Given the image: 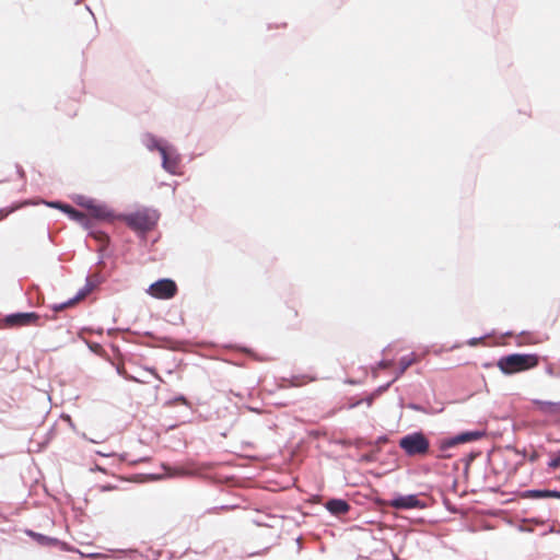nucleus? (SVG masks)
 <instances>
[{"label": "nucleus", "instance_id": "nucleus-16", "mask_svg": "<svg viewBox=\"0 0 560 560\" xmlns=\"http://www.w3.org/2000/svg\"><path fill=\"white\" fill-rule=\"evenodd\" d=\"M548 467L553 470L560 468V450L550 454V460L548 462Z\"/></svg>", "mask_w": 560, "mask_h": 560}, {"label": "nucleus", "instance_id": "nucleus-21", "mask_svg": "<svg viewBox=\"0 0 560 560\" xmlns=\"http://www.w3.org/2000/svg\"><path fill=\"white\" fill-rule=\"evenodd\" d=\"M103 238H104V240L106 238V235H105V234H101L100 240H103Z\"/></svg>", "mask_w": 560, "mask_h": 560}, {"label": "nucleus", "instance_id": "nucleus-17", "mask_svg": "<svg viewBox=\"0 0 560 560\" xmlns=\"http://www.w3.org/2000/svg\"><path fill=\"white\" fill-rule=\"evenodd\" d=\"M18 208H19V206L0 209V221L4 220L9 214L14 212Z\"/></svg>", "mask_w": 560, "mask_h": 560}, {"label": "nucleus", "instance_id": "nucleus-19", "mask_svg": "<svg viewBox=\"0 0 560 560\" xmlns=\"http://www.w3.org/2000/svg\"><path fill=\"white\" fill-rule=\"evenodd\" d=\"M390 365H392V362H390V361H382V362H380V364H378V366H380L381 369H387V368H389Z\"/></svg>", "mask_w": 560, "mask_h": 560}, {"label": "nucleus", "instance_id": "nucleus-9", "mask_svg": "<svg viewBox=\"0 0 560 560\" xmlns=\"http://www.w3.org/2000/svg\"><path fill=\"white\" fill-rule=\"evenodd\" d=\"M89 211V215L98 220H108L112 218V212L105 205L97 203L93 200H88L82 203Z\"/></svg>", "mask_w": 560, "mask_h": 560}, {"label": "nucleus", "instance_id": "nucleus-3", "mask_svg": "<svg viewBox=\"0 0 560 560\" xmlns=\"http://www.w3.org/2000/svg\"><path fill=\"white\" fill-rule=\"evenodd\" d=\"M122 220L133 231L144 233L156 225L159 214L151 209H140L124 215Z\"/></svg>", "mask_w": 560, "mask_h": 560}, {"label": "nucleus", "instance_id": "nucleus-7", "mask_svg": "<svg viewBox=\"0 0 560 560\" xmlns=\"http://www.w3.org/2000/svg\"><path fill=\"white\" fill-rule=\"evenodd\" d=\"M94 288H95V283L91 279H88L84 287L81 290H79V292L77 293V295L73 299L68 300L65 303L54 305L52 310L55 312H61V311L66 310L67 307L74 306L78 302L84 300L94 290Z\"/></svg>", "mask_w": 560, "mask_h": 560}, {"label": "nucleus", "instance_id": "nucleus-12", "mask_svg": "<svg viewBox=\"0 0 560 560\" xmlns=\"http://www.w3.org/2000/svg\"><path fill=\"white\" fill-rule=\"evenodd\" d=\"M534 404L536 408L548 415H558L560 413V401L553 402V401H544V400H534Z\"/></svg>", "mask_w": 560, "mask_h": 560}, {"label": "nucleus", "instance_id": "nucleus-4", "mask_svg": "<svg viewBox=\"0 0 560 560\" xmlns=\"http://www.w3.org/2000/svg\"><path fill=\"white\" fill-rule=\"evenodd\" d=\"M148 293L160 300H168L177 293V285L171 279H161L149 287Z\"/></svg>", "mask_w": 560, "mask_h": 560}, {"label": "nucleus", "instance_id": "nucleus-5", "mask_svg": "<svg viewBox=\"0 0 560 560\" xmlns=\"http://www.w3.org/2000/svg\"><path fill=\"white\" fill-rule=\"evenodd\" d=\"M38 320L39 315L34 312L11 314L4 318L5 325L10 327L35 326Z\"/></svg>", "mask_w": 560, "mask_h": 560}, {"label": "nucleus", "instance_id": "nucleus-8", "mask_svg": "<svg viewBox=\"0 0 560 560\" xmlns=\"http://www.w3.org/2000/svg\"><path fill=\"white\" fill-rule=\"evenodd\" d=\"M388 505L397 510H409L422 508L420 500L415 494L399 495L388 502Z\"/></svg>", "mask_w": 560, "mask_h": 560}, {"label": "nucleus", "instance_id": "nucleus-2", "mask_svg": "<svg viewBox=\"0 0 560 560\" xmlns=\"http://www.w3.org/2000/svg\"><path fill=\"white\" fill-rule=\"evenodd\" d=\"M398 445L409 457H424L430 452V441L422 432H413L402 436Z\"/></svg>", "mask_w": 560, "mask_h": 560}, {"label": "nucleus", "instance_id": "nucleus-18", "mask_svg": "<svg viewBox=\"0 0 560 560\" xmlns=\"http://www.w3.org/2000/svg\"><path fill=\"white\" fill-rule=\"evenodd\" d=\"M159 145H162L156 139L152 138L150 139V143L148 144L149 149H158L159 150Z\"/></svg>", "mask_w": 560, "mask_h": 560}, {"label": "nucleus", "instance_id": "nucleus-13", "mask_svg": "<svg viewBox=\"0 0 560 560\" xmlns=\"http://www.w3.org/2000/svg\"><path fill=\"white\" fill-rule=\"evenodd\" d=\"M52 207L61 209L63 212L70 215L71 219L84 223L86 221V215L74 208H72L69 205H61V203H51Z\"/></svg>", "mask_w": 560, "mask_h": 560}, {"label": "nucleus", "instance_id": "nucleus-6", "mask_svg": "<svg viewBox=\"0 0 560 560\" xmlns=\"http://www.w3.org/2000/svg\"><path fill=\"white\" fill-rule=\"evenodd\" d=\"M159 152L162 155L163 167L171 174H176L179 166V156L176 152L165 145H159Z\"/></svg>", "mask_w": 560, "mask_h": 560}, {"label": "nucleus", "instance_id": "nucleus-20", "mask_svg": "<svg viewBox=\"0 0 560 560\" xmlns=\"http://www.w3.org/2000/svg\"><path fill=\"white\" fill-rule=\"evenodd\" d=\"M113 489H115V487H113V486H102L101 487L102 491H109V490H113Z\"/></svg>", "mask_w": 560, "mask_h": 560}, {"label": "nucleus", "instance_id": "nucleus-1", "mask_svg": "<svg viewBox=\"0 0 560 560\" xmlns=\"http://www.w3.org/2000/svg\"><path fill=\"white\" fill-rule=\"evenodd\" d=\"M539 360L536 354L514 353L502 357L498 366L504 374H514L535 368Z\"/></svg>", "mask_w": 560, "mask_h": 560}, {"label": "nucleus", "instance_id": "nucleus-14", "mask_svg": "<svg viewBox=\"0 0 560 560\" xmlns=\"http://www.w3.org/2000/svg\"><path fill=\"white\" fill-rule=\"evenodd\" d=\"M417 362V357L415 353H410L408 355H405L402 357L400 360H399V371L395 377V380H397L400 375H402L406 370L411 366L412 364H415Z\"/></svg>", "mask_w": 560, "mask_h": 560}, {"label": "nucleus", "instance_id": "nucleus-15", "mask_svg": "<svg viewBox=\"0 0 560 560\" xmlns=\"http://www.w3.org/2000/svg\"><path fill=\"white\" fill-rule=\"evenodd\" d=\"M529 498H557L560 499V491L552 490H530L527 492Z\"/></svg>", "mask_w": 560, "mask_h": 560}, {"label": "nucleus", "instance_id": "nucleus-10", "mask_svg": "<svg viewBox=\"0 0 560 560\" xmlns=\"http://www.w3.org/2000/svg\"><path fill=\"white\" fill-rule=\"evenodd\" d=\"M481 435L482 434L478 431L464 432V433H460L452 439L443 441L441 444V448L445 450V448L453 447V446L462 444V443L476 441V440L480 439Z\"/></svg>", "mask_w": 560, "mask_h": 560}, {"label": "nucleus", "instance_id": "nucleus-11", "mask_svg": "<svg viewBox=\"0 0 560 560\" xmlns=\"http://www.w3.org/2000/svg\"><path fill=\"white\" fill-rule=\"evenodd\" d=\"M326 509L334 515H342L349 511L350 505L345 500L331 499L326 503Z\"/></svg>", "mask_w": 560, "mask_h": 560}]
</instances>
